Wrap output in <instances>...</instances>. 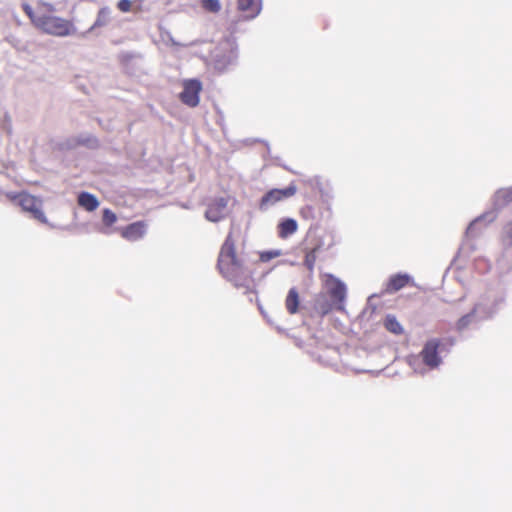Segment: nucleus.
Segmentation results:
<instances>
[{
  "mask_svg": "<svg viewBox=\"0 0 512 512\" xmlns=\"http://www.w3.org/2000/svg\"><path fill=\"white\" fill-rule=\"evenodd\" d=\"M217 267L221 275L234 287L243 289L244 294L254 292V280L252 277L251 261L244 254H238L235 248V240L230 232L218 256Z\"/></svg>",
  "mask_w": 512,
  "mask_h": 512,
  "instance_id": "1",
  "label": "nucleus"
},
{
  "mask_svg": "<svg viewBox=\"0 0 512 512\" xmlns=\"http://www.w3.org/2000/svg\"><path fill=\"white\" fill-rule=\"evenodd\" d=\"M511 202H512V186L507 187V188H500L494 193V195L492 197V204H493L494 210L484 213L470 222V224L468 225V227L466 228V231H465V239L458 249V256L469 257L470 254L473 252L474 246L472 243H470V238L475 235V230H476V226L478 225V223H480L483 220H485L487 222L494 221L497 216L496 210H500V209L504 208Z\"/></svg>",
  "mask_w": 512,
  "mask_h": 512,
  "instance_id": "2",
  "label": "nucleus"
},
{
  "mask_svg": "<svg viewBox=\"0 0 512 512\" xmlns=\"http://www.w3.org/2000/svg\"><path fill=\"white\" fill-rule=\"evenodd\" d=\"M507 299V284L498 279L489 283L474 303L480 313L487 319H492L505 306Z\"/></svg>",
  "mask_w": 512,
  "mask_h": 512,
  "instance_id": "3",
  "label": "nucleus"
},
{
  "mask_svg": "<svg viewBox=\"0 0 512 512\" xmlns=\"http://www.w3.org/2000/svg\"><path fill=\"white\" fill-rule=\"evenodd\" d=\"M37 27L42 32L57 36L66 37L74 36L77 33V28L74 24L64 18L50 14L49 11H44L41 18H37Z\"/></svg>",
  "mask_w": 512,
  "mask_h": 512,
  "instance_id": "4",
  "label": "nucleus"
},
{
  "mask_svg": "<svg viewBox=\"0 0 512 512\" xmlns=\"http://www.w3.org/2000/svg\"><path fill=\"white\" fill-rule=\"evenodd\" d=\"M215 68L224 71L235 66L238 60V45L233 37L221 41L213 55Z\"/></svg>",
  "mask_w": 512,
  "mask_h": 512,
  "instance_id": "5",
  "label": "nucleus"
},
{
  "mask_svg": "<svg viewBox=\"0 0 512 512\" xmlns=\"http://www.w3.org/2000/svg\"><path fill=\"white\" fill-rule=\"evenodd\" d=\"M6 196L13 202H17L21 208L31 213L32 217L41 223L48 224V219L42 210V201L28 193L19 194L7 193Z\"/></svg>",
  "mask_w": 512,
  "mask_h": 512,
  "instance_id": "6",
  "label": "nucleus"
},
{
  "mask_svg": "<svg viewBox=\"0 0 512 512\" xmlns=\"http://www.w3.org/2000/svg\"><path fill=\"white\" fill-rule=\"evenodd\" d=\"M444 351V343L438 338L427 340L419 353L423 364L433 370L442 364L441 352Z\"/></svg>",
  "mask_w": 512,
  "mask_h": 512,
  "instance_id": "7",
  "label": "nucleus"
},
{
  "mask_svg": "<svg viewBox=\"0 0 512 512\" xmlns=\"http://www.w3.org/2000/svg\"><path fill=\"white\" fill-rule=\"evenodd\" d=\"M296 191L297 187L293 183L283 189H271L262 196L259 203V209L261 211H267L276 203L292 197Z\"/></svg>",
  "mask_w": 512,
  "mask_h": 512,
  "instance_id": "8",
  "label": "nucleus"
},
{
  "mask_svg": "<svg viewBox=\"0 0 512 512\" xmlns=\"http://www.w3.org/2000/svg\"><path fill=\"white\" fill-rule=\"evenodd\" d=\"M183 90L179 94L180 101L188 107L194 108L199 104L202 83L196 78L183 81Z\"/></svg>",
  "mask_w": 512,
  "mask_h": 512,
  "instance_id": "9",
  "label": "nucleus"
},
{
  "mask_svg": "<svg viewBox=\"0 0 512 512\" xmlns=\"http://www.w3.org/2000/svg\"><path fill=\"white\" fill-rule=\"evenodd\" d=\"M487 319L480 313L475 305L473 308L463 316H461L456 324L455 330L459 333H463L464 331L476 327L480 322L486 321Z\"/></svg>",
  "mask_w": 512,
  "mask_h": 512,
  "instance_id": "10",
  "label": "nucleus"
},
{
  "mask_svg": "<svg viewBox=\"0 0 512 512\" xmlns=\"http://www.w3.org/2000/svg\"><path fill=\"white\" fill-rule=\"evenodd\" d=\"M228 199L218 197L209 203L205 211V218L210 222H219L227 214Z\"/></svg>",
  "mask_w": 512,
  "mask_h": 512,
  "instance_id": "11",
  "label": "nucleus"
},
{
  "mask_svg": "<svg viewBox=\"0 0 512 512\" xmlns=\"http://www.w3.org/2000/svg\"><path fill=\"white\" fill-rule=\"evenodd\" d=\"M120 22L125 23V19H116V17L112 15V10L109 7H102L97 13L95 22L87 32H91L100 27H105L109 24H112L111 32H113L116 25H118Z\"/></svg>",
  "mask_w": 512,
  "mask_h": 512,
  "instance_id": "12",
  "label": "nucleus"
},
{
  "mask_svg": "<svg viewBox=\"0 0 512 512\" xmlns=\"http://www.w3.org/2000/svg\"><path fill=\"white\" fill-rule=\"evenodd\" d=\"M327 288L330 297L335 303H342L346 298L347 288L344 282L333 275H329Z\"/></svg>",
  "mask_w": 512,
  "mask_h": 512,
  "instance_id": "13",
  "label": "nucleus"
},
{
  "mask_svg": "<svg viewBox=\"0 0 512 512\" xmlns=\"http://www.w3.org/2000/svg\"><path fill=\"white\" fill-rule=\"evenodd\" d=\"M408 284H414L413 278L407 273H397L390 276L387 285L386 292L389 294L395 293L402 288H404Z\"/></svg>",
  "mask_w": 512,
  "mask_h": 512,
  "instance_id": "14",
  "label": "nucleus"
},
{
  "mask_svg": "<svg viewBox=\"0 0 512 512\" xmlns=\"http://www.w3.org/2000/svg\"><path fill=\"white\" fill-rule=\"evenodd\" d=\"M237 5L247 20L257 17L262 9L261 0H237Z\"/></svg>",
  "mask_w": 512,
  "mask_h": 512,
  "instance_id": "15",
  "label": "nucleus"
},
{
  "mask_svg": "<svg viewBox=\"0 0 512 512\" xmlns=\"http://www.w3.org/2000/svg\"><path fill=\"white\" fill-rule=\"evenodd\" d=\"M502 257L512 262V220L507 222L502 230Z\"/></svg>",
  "mask_w": 512,
  "mask_h": 512,
  "instance_id": "16",
  "label": "nucleus"
},
{
  "mask_svg": "<svg viewBox=\"0 0 512 512\" xmlns=\"http://www.w3.org/2000/svg\"><path fill=\"white\" fill-rule=\"evenodd\" d=\"M22 8H23L24 12L26 13V15L30 18L31 22L33 23V25L35 27H37V21H36L37 18L42 17L45 9H46V11H49V12L55 11V8L52 4L44 3V2H39L37 11H34L33 8L27 3H24L22 5Z\"/></svg>",
  "mask_w": 512,
  "mask_h": 512,
  "instance_id": "17",
  "label": "nucleus"
},
{
  "mask_svg": "<svg viewBox=\"0 0 512 512\" xmlns=\"http://www.w3.org/2000/svg\"><path fill=\"white\" fill-rule=\"evenodd\" d=\"M278 236L286 239L297 231L298 224L293 218H284L278 223Z\"/></svg>",
  "mask_w": 512,
  "mask_h": 512,
  "instance_id": "18",
  "label": "nucleus"
},
{
  "mask_svg": "<svg viewBox=\"0 0 512 512\" xmlns=\"http://www.w3.org/2000/svg\"><path fill=\"white\" fill-rule=\"evenodd\" d=\"M77 202L79 206L84 208L85 210L92 212L97 209L99 206V201L95 195L89 192H81L78 194Z\"/></svg>",
  "mask_w": 512,
  "mask_h": 512,
  "instance_id": "19",
  "label": "nucleus"
},
{
  "mask_svg": "<svg viewBox=\"0 0 512 512\" xmlns=\"http://www.w3.org/2000/svg\"><path fill=\"white\" fill-rule=\"evenodd\" d=\"M332 308L333 305L325 294H320L315 298L314 309L320 315H327L332 310Z\"/></svg>",
  "mask_w": 512,
  "mask_h": 512,
  "instance_id": "20",
  "label": "nucleus"
},
{
  "mask_svg": "<svg viewBox=\"0 0 512 512\" xmlns=\"http://www.w3.org/2000/svg\"><path fill=\"white\" fill-rule=\"evenodd\" d=\"M299 303L300 302H299L298 291L296 290V288H291L288 291V294H287V297L285 300V305H286L287 311L290 314H296L298 312Z\"/></svg>",
  "mask_w": 512,
  "mask_h": 512,
  "instance_id": "21",
  "label": "nucleus"
},
{
  "mask_svg": "<svg viewBox=\"0 0 512 512\" xmlns=\"http://www.w3.org/2000/svg\"><path fill=\"white\" fill-rule=\"evenodd\" d=\"M147 232V224L144 221L130 223V241H137L144 237Z\"/></svg>",
  "mask_w": 512,
  "mask_h": 512,
  "instance_id": "22",
  "label": "nucleus"
},
{
  "mask_svg": "<svg viewBox=\"0 0 512 512\" xmlns=\"http://www.w3.org/2000/svg\"><path fill=\"white\" fill-rule=\"evenodd\" d=\"M384 327L389 332H391L395 335H400L403 333L402 325L399 323L397 318L392 314L386 315L385 320H384Z\"/></svg>",
  "mask_w": 512,
  "mask_h": 512,
  "instance_id": "23",
  "label": "nucleus"
},
{
  "mask_svg": "<svg viewBox=\"0 0 512 512\" xmlns=\"http://www.w3.org/2000/svg\"><path fill=\"white\" fill-rule=\"evenodd\" d=\"M117 220L116 214L110 209L103 210L102 221L105 228L102 230L104 234H110L111 230L109 229Z\"/></svg>",
  "mask_w": 512,
  "mask_h": 512,
  "instance_id": "24",
  "label": "nucleus"
},
{
  "mask_svg": "<svg viewBox=\"0 0 512 512\" xmlns=\"http://www.w3.org/2000/svg\"><path fill=\"white\" fill-rule=\"evenodd\" d=\"M321 249V244L316 245L305 254L304 265L309 271H313L317 258V253Z\"/></svg>",
  "mask_w": 512,
  "mask_h": 512,
  "instance_id": "25",
  "label": "nucleus"
},
{
  "mask_svg": "<svg viewBox=\"0 0 512 512\" xmlns=\"http://www.w3.org/2000/svg\"><path fill=\"white\" fill-rule=\"evenodd\" d=\"M75 145H83L89 148H95L98 146L97 139L90 134H81L73 139Z\"/></svg>",
  "mask_w": 512,
  "mask_h": 512,
  "instance_id": "26",
  "label": "nucleus"
},
{
  "mask_svg": "<svg viewBox=\"0 0 512 512\" xmlns=\"http://www.w3.org/2000/svg\"><path fill=\"white\" fill-rule=\"evenodd\" d=\"M201 6L206 11L217 13L221 9V4L219 0H201Z\"/></svg>",
  "mask_w": 512,
  "mask_h": 512,
  "instance_id": "27",
  "label": "nucleus"
},
{
  "mask_svg": "<svg viewBox=\"0 0 512 512\" xmlns=\"http://www.w3.org/2000/svg\"><path fill=\"white\" fill-rule=\"evenodd\" d=\"M281 255H282V250H280V249L263 251L260 253V261L268 262L276 257L281 256Z\"/></svg>",
  "mask_w": 512,
  "mask_h": 512,
  "instance_id": "28",
  "label": "nucleus"
},
{
  "mask_svg": "<svg viewBox=\"0 0 512 512\" xmlns=\"http://www.w3.org/2000/svg\"><path fill=\"white\" fill-rule=\"evenodd\" d=\"M310 184L315 187L316 189H318L321 193L323 192V189H322V182H321V178L318 177V176H315L314 178H312L310 180Z\"/></svg>",
  "mask_w": 512,
  "mask_h": 512,
  "instance_id": "29",
  "label": "nucleus"
},
{
  "mask_svg": "<svg viewBox=\"0 0 512 512\" xmlns=\"http://www.w3.org/2000/svg\"><path fill=\"white\" fill-rule=\"evenodd\" d=\"M161 37L163 40L170 41L172 43V45H178V43L173 39V37L169 31L161 32Z\"/></svg>",
  "mask_w": 512,
  "mask_h": 512,
  "instance_id": "30",
  "label": "nucleus"
},
{
  "mask_svg": "<svg viewBox=\"0 0 512 512\" xmlns=\"http://www.w3.org/2000/svg\"><path fill=\"white\" fill-rule=\"evenodd\" d=\"M117 6L120 11L124 13L128 12V0H120Z\"/></svg>",
  "mask_w": 512,
  "mask_h": 512,
  "instance_id": "31",
  "label": "nucleus"
},
{
  "mask_svg": "<svg viewBox=\"0 0 512 512\" xmlns=\"http://www.w3.org/2000/svg\"><path fill=\"white\" fill-rule=\"evenodd\" d=\"M121 236L125 239H128V226L127 227H123L121 229Z\"/></svg>",
  "mask_w": 512,
  "mask_h": 512,
  "instance_id": "32",
  "label": "nucleus"
},
{
  "mask_svg": "<svg viewBox=\"0 0 512 512\" xmlns=\"http://www.w3.org/2000/svg\"><path fill=\"white\" fill-rule=\"evenodd\" d=\"M180 206L182 208H184V209H189L190 208L189 204H187V203H182Z\"/></svg>",
  "mask_w": 512,
  "mask_h": 512,
  "instance_id": "33",
  "label": "nucleus"
},
{
  "mask_svg": "<svg viewBox=\"0 0 512 512\" xmlns=\"http://www.w3.org/2000/svg\"><path fill=\"white\" fill-rule=\"evenodd\" d=\"M449 343H450L451 346L454 345V339L450 338L449 339Z\"/></svg>",
  "mask_w": 512,
  "mask_h": 512,
  "instance_id": "34",
  "label": "nucleus"
},
{
  "mask_svg": "<svg viewBox=\"0 0 512 512\" xmlns=\"http://www.w3.org/2000/svg\"><path fill=\"white\" fill-rule=\"evenodd\" d=\"M129 5H130V10H132L134 7H133V3H132V1H131V0H130V2H129Z\"/></svg>",
  "mask_w": 512,
  "mask_h": 512,
  "instance_id": "35",
  "label": "nucleus"
}]
</instances>
